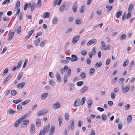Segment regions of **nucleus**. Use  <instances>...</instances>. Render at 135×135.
<instances>
[{
  "label": "nucleus",
  "instance_id": "nucleus-1",
  "mask_svg": "<svg viewBox=\"0 0 135 135\" xmlns=\"http://www.w3.org/2000/svg\"><path fill=\"white\" fill-rule=\"evenodd\" d=\"M50 125L48 124L47 126L44 127L42 130L40 131L39 135H45L46 132H47L49 131L50 128Z\"/></svg>",
  "mask_w": 135,
  "mask_h": 135
},
{
  "label": "nucleus",
  "instance_id": "nucleus-2",
  "mask_svg": "<svg viewBox=\"0 0 135 135\" xmlns=\"http://www.w3.org/2000/svg\"><path fill=\"white\" fill-rule=\"evenodd\" d=\"M69 4L68 2H64L60 7L59 10L61 11H64L67 10L69 7Z\"/></svg>",
  "mask_w": 135,
  "mask_h": 135
},
{
  "label": "nucleus",
  "instance_id": "nucleus-3",
  "mask_svg": "<svg viewBox=\"0 0 135 135\" xmlns=\"http://www.w3.org/2000/svg\"><path fill=\"white\" fill-rule=\"evenodd\" d=\"M48 112V110L45 109H42L37 113V115L38 116H40L41 115H46Z\"/></svg>",
  "mask_w": 135,
  "mask_h": 135
},
{
  "label": "nucleus",
  "instance_id": "nucleus-4",
  "mask_svg": "<svg viewBox=\"0 0 135 135\" xmlns=\"http://www.w3.org/2000/svg\"><path fill=\"white\" fill-rule=\"evenodd\" d=\"M29 120L28 119H26L23 120L21 124V127L26 128L27 126L29 124Z\"/></svg>",
  "mask_w": 135,
  "mask_h": 135
},
{
  "label": "nucleus",
  "instance_id": "nucleus-5",
  "mask_svg": "<svg viewBox=\"0 0 135 135\" xmlns=\"http://www.w3.org/2000/svg\"><path fill=\"white\" fill-rule=\"evenodd\" d=\"M80 37V36L79 35L76 36L74 37L73 39L72 43L73 44H75L79 40Z\"/></svg>",
  "mask_w": 135,
  "mask_h": 135
},
{
  "label": "nucleus",
  "instance_id": "nucleus-6",
  "mask_svg": "<svg viewBox=\"0 0 135 135\" xmlns=\"http://www.w3.org/2000/svg\"><path fill=\"white\" fill-rule=\"evenodd\" d=\"M88 87L87 86H84L80 90V92L82 94L86 91L88 89Z\"/></svg>",
  "mask_w": 135,
  "mask_h": 135
},
{
  "label": "nucleus",
  "instance_id": "nucleus-7",
  "mask_svg": "<svg viewBox=\"0 0 135 135\" xmlns=\"http://www.w3.org/2000/svg\"><path fill=\"white\" fill-rule=\"evenodd\" d=\"M61 106V105L58 102H57L54 104L53 106V107L54 109H57L59 108Z\"/></svg>",
  "mask_w": 135,
  "mask_h": 135
},
{
  "label": "nucleus",
  "instance_id": "nucleus-8",
  "mask_svg": "<svg viewBox=\"0 0 135 135\" xmlns=\"http://www.w3.org/2000/svg\"><path fill=\"white\" fill-rule=\"evenodd\" d=\"M74 127V121L73 119H71L70 121V128L72 130Z\"/></svg>",
  "mask_w": 135,
  "mask_h": 135
},
{
  "label": "nucleus",
  "instance_id": "nucleus-9",
  "mask_svg": "<svg viewBox=\"0 0 135 135\" xmlns=\"http://www.w3.org/2000/svg\"><path fill=\"white\" fill-rule=\"evenodd\" d=\"M71 61L73 62L74 61H76L78 60V57L76 55H72L71 56Z\"/></svg>",
  "mask_w": 135,
  "mask_h": 135
},
{
  "label": "nucleus",
  "instance_id": "nucleus-10",
  "mask_svg": "<svg viewBox=\"0 0 135 135\" xmlns=\"http://www.w3.org/2000/svg\"><path fill=\"white\" fill-rule=\"evenodd\" d=\"M22 121V120L20 119V118H19L18 120L15 122L14 124V126L16 127H17Z\"/></svg>",
  "mask_w": 135,
  "mask_h": 135
},
{
  "label": "nucleus",
  "instance_id": "nucleus-11",
  "mask_svg": "<svg viewBox=\"0 0 135 135\" xmlns=\"http://www.w3.org/2000/svg\"><path fill=\"white\" fill-rule=\"evenodd\" d=\"M93 103L92 100L91 99H89L87 101V104H88V108L89 109L90 108L91 105Z\"/></svg>",
  "mask_w": 135,
  "mask_h": 135
},
{
  "label": "nucleus",
  "instance_id": "nucleus-12",
  "mask_svg": "<svg viewBox=\"0 0 135 135\" xmlns=\"http://www.w3.org/2000/svg\"><path fill=\"white\" fill-rule=\"evenodd\" d=\"M30 112H29L23 115L22 117L20 118V119L22 121L23 119H25L26 117L30 114Z\"/></svg>",
  "mask_w": 135,
  "mask_h": 135
},
{
  "label": "nucleus",
  "instance_id": "nucleus-13",
  "mask_svg": "<svg viewBox=\"0 0 135 135\" xmlns=\"http://www.w3.org/2000/svg\"><path fill=\"white\" fill-rule=\"evenodd\" d=\"M12 78V76L11 75H9L3 81V83L4 84H5L7 81L9 80Z\"/></svg>",
  "mask_w": 135,
  "mask_h": 135
},
{
  "label": "nucleus",
  "instance_id": "nucleus-14",
  "mask_svg": "<svg viewBox=\"0 0 135 135\" xmlns=\"http://www.w3.org/2000/svg\"><path fill=\"white\" fill-rule=\"evenodd\" d=\"M30 132L32 134L34 133L35 131V128L34 125L33 124H31V129Z\"/></svg>",
  "mask_w": 135,
  "mask_h": 135
},
{
  "label": "nucleus",
  "instance_id": "nucleus-15",
  "mask_svg": "<svg viewBox=\"0 0 135 135\" xmlns=\"http://www.w3.org/2000/svg\"><path fill=\"white\" fill-rule=\"evenodd\" d=\"M55 128V127L52 126L51 127L50 131L49 132V135H52L54 133Z\"/></svg>",
  "mask_w": 135,
  "mask_h": 135
},
{
  "label": "nucleus",
  "instance_id": "nucleus-16",
  "mask_svg": "<svg viewBox=\"0 0 135 135\" xmlns=\"http://www.w3.org/2000/svg\"><path fill=\"white\" fill-rule=\"evenodd\" d=\"M77 3H74L72 9L74 12H76L77 11Z\"/></svg>",
  "mask_w": 135,
  "mask_h": 135
},
{
  "label": "nucleus",
  "instance_id": "nucleus-17",
  "mask_svg": "<svg viewBox=\"0 0 135 135\" xmlns=\"http://www.w3.org/2000/svg\"><path fill=\"white\" fill-rule=\"evenodd\" d=\"M25 85V83L22 82L19 84L17 85V87L18 88L21 89Z\"/></svg>",
  "mask_w": 135,
  "mask_h": 135
},
{
  "label": "nucleus",
  "instance_id": "nucleus-18",
  "mask_svg": "<svg viewBox=\"0 0 135 135\" xmlns=\"http://www.w3.org/2000/svg\"><path fill=\"white\" fill-rule=\"evenodd\" d=\"M48 95V93H45L41 95V98L43 100H44L46 99Z\"/></svg>",
  "mask_w": 135,
  "mask_h": 135
},
{
  "label": "nucleus",
  "instance_id": "nucleus-19",
  "mask_svg": "<svg viewBox=\"0 0 135 135\" xmlns=\"http://www.w3.org/2000/svg\"><path fill=\"white\" fill-rule=\"evenodd\" d=\"M110 49V47H109V45L107 46L105 45V46H104V47H101V49L103 50H109Z\"/></svg>",
  "mask_w": 135,
  "mask_h": 135
},
{
  "label": "nucleus",
  "instance_id": "nucleus-20",
  "mask_svg": "<svg viewBox=\"0 0 135 135\" xmlns=\"http://www.w3.org/2000/svg\"><path fill=\"white\" fill-rule=\"evenodd\" d=\"M79 100L76 99V100L74 102V105L75 107H78L79 105L80 104L79 103Z\"/></svg>",
  "mask_w": 135,
  "mask_h": 135
},
{
  "label": "nucleus",
  "instance_id": "nucleus-21",
  "mask_svg": "<svg viewBox=\"0 0 135 135\" xmlns=\"http://www.w3.org/2000/svg\"><path fill=\"white\" fill-rule=\"evenodd\" d=\"M56 78L58 82H60L61 81V79L59 74L58 73H57Z\"/></svg>",
  "mask_w": 135,
  "mask_h": 135
},
{
  "label": "nucleus",
  "instance_id": "nucleus-22",
  "mask_svg": "<svg viewBox=\"0 0 135 135\" xmlns=\"http://www.w3.org/2000/svg\"><path fill=\"white\" fill-rule=\"evenodd\" d=\"M14 32H12L10 34L9 37L8 39V41H10L12 38L14 36Z\"/></svg>",
  "mask_w": 135,
  "mask_h": 135
},
{
  "label": "nucleus",
  "instance_id": "nucleus-23",
  "mask_svg": "<svg viewBox=\"0 0 135 135\" xmlns=\"http://www.w3.org/2000/svg\"><path fill=\"white\" fill-rule=\"evenodd\" d=\"M122 14V12L121 11H119L117 12L115 14L116 17H119L121 16Z\"/></svg>",
  "mask_w": 135,
  "mask_h": 135
},
{
  "label": "nucleus",
  "instance_id": "nucleus-24",
  "mask_svg": "<svg viewBox=\"0 0 135 135\" xmlns=\"http://www.w3.org/2000/svg\"><path fill=\"white\" fill-rule=\"evenodd\" d=\"M57 18L56 17H54L52 19V22L53 24H56L57 21Z\"/></svg>",
  "mask_w": 135,
  "mask_h": 135
},
{
  "label": "nucleus",
  "instance_id": "nucleus-25",
  "mask_svg": "<svg viewBox=\"0 0 135 135\" xmlns=\"http://www.w3.org/2000/svg\"><path fill=\"white\" fill-rule=\"evenodd\" d=\"M46 41V40H43L40 42V44L39 45V46L41 47H43L44 46L45 43Z\"/></svg>",
  "mask_w": 135,
  "mask_h": 135
},
{
  "label": "nucleus",
  "instance_id": "nucleus-26",
  "mask_svg": "<svg viewBox=\"0 0 135 135\" xmlns=\"http://www.w3.org/2000/svg\"><path fill=\"white\" fill-rule=\"evenodd\" d=\"M129 90V86L126 87L125 88L123 89V91L124 93H126Z\"/></svg>",
  "mask_w": 135,
  "mask_h": 135
},
{
  "label": "nucleus",
  "instance_id": "nucleus-27",
  "mask_svg": "<svg viewBox=\"0 0 135 135\" xmlns=\"http://www.w3.org/2000/svg\"><path fill=\"white\" fill-rule=\"evenodd\" d=\"M41 2L40 0H38L37 3L36 4V6L38 7H40L41 5Z\"/></svg>",
  "mask_w": 135,
  "mask_h": 135
},
{
  "label": "nucleus",
  "instance_id": "nucleus-28",
  "mask_svg": "<svg viewBox=\"0 0 135 135\" xmlns=\"http://www.w3.org/2000/svg\"><path fill=\"white\" fill-rule=\"evenodd\" d=\"M22 100L21 99L15 100L13 101V103L14 104H17L22 102Z\"/></svg>",
  "mask_w": 135,
  "mask_h": 135
},
{
  "label": "nucleus",
  "instance_id": "nucleus-29",
  "mask_svg": "<svg viewBox=\"0 0 135 135\" xmlns=\"http://www.w3.org/2000/svg\"><path fill=\"white\" fill-rule=\"evenodd\" d=\"M102 65V63L101 62H100L99 63L97 62L95 64V67L96 68H97L101 66Z\"/></svg>",
  "mask_w": 135,
  "mask_h": 135
},
{
  "label": "nucleus",
  "instance_id": "nucleus-30",
  "mask_svg": "<svg viewBox=\"0 0 135 135\" xmlns=\"http://www.w3.org/2000/svg\"><path fill=\"white\" fill-rule=\"evenodd\" d=\"M43 17H50V13L49 12H46L43 14Z\"/></svg>",
  "mask_w": 135,
  "mask_h": 135
},
{
  "label": "nucleus",
  "instance_id": "nucleus-31",
  "mask_svg": "<svg viewBox=\"0 0 135 135\" xmlns=\"http://www.w3.org/2000/svg\"><path fill=\"white\" fill-rule=\"evenodd\" d=\"M132 119V117L131 115H129L127 117V122L129 123Z\"/></svg>",
  "mask_w": 135,
  "mask_h": 135
},
{
  "label": "nucleus",
  "instance_id": "nucleus-32",
  "mask_svg": "<svg viewBox=\"0 0 135 135\" xmlns=\"http://www.w3.org/2000/svg\"><path fill=\"white\" fill-rule=\"evenodd\" d=\"M133 7V4H131L129 6L128 9V12H129L131 11Z\"/></svg>",
  "mask_w": 135,
  "mask_h": 135
},
{
  "label": "nucleus",
  "instance_id": "nucleus-33",
  "mask_svg": "<svg viewBox=\"0 0 135 135\" xmlns=\"http://www.w3.org/2000/svg\"><path fill=\"white\" fill-rule=\"evenodd\" d=\"M36 126L39 127L41 125V121L40 119H37L36 121Z\"/></svg>",
  "mask_w": 135,
  "mask_h": 135
},
{
  "label": "nucleus",
  "instance_id": "nucleus-34",
  "mask_svg": "<svg viewBox=\"0 0 135 135\" xmlns=\"http://www.w3.org/2000/svg\"><path fill=\"white\" fill-rule=\"evenodd\" d=\"M15 112V111L11 109H9L7 111V113L9 114H12Z\"/></svg>",
  "mask_w": 135,
  "mask_h": 135
},
{
  "label": "nucleus",
  "instance_id": "nucleus-35",
  "mask_svg": "<svg viewBox=\"0 0 135 135\" xmlns=\"http://www.w3.org/2000/svg\"><path fill=\"white\" fill-rule=\"evenodd\" d=\"M30 102L29 100H26L21 103V104L23 105H26Z\"/></svg>",
  "mask_w": 135,
  "mask_h": 135
},
{
  "label": "nucleus",
  "instance_id": "nucleus-36",
  "mask_svg": "<svg viewBox=\"0 0 135 135\" xmlns=\"http://www.w3.org/2000/svg\"><path fill=\"white\" fill-rule=\"evenodd\" d=\"M84 83V82L82 81H79L76 83V85L79 86H81Z\"/></svg>",
  "mask_w": 135,
  "mask_h": 135
},
{
  "label": "nucleus",
  "instance_id": "nucleus-37",
  "mask_svg": "<svg viewBox=\"0 0 135 135\" xmlns=\"http://www.w3.org/2000/svg\"><path fill=\"white\" fill-rule=\"evenodd\" d=\"M71 74V70L69 68L68 70V71L66 75H66L67 76H70Z\"/></svg>",
  "mask_w": 135,
  "mask_h": 135
},
{
  "label": "nucleus",
  "instance_id": "nucleus-38",
  "mask_svg": "<svg viewBox=\"0 0 135 135\" xmlns=\"http://www.w3.org/2000/svg\"><path fill=\"white\" fill-rule=\"evenodd\" d=\"M20 1H17L15 7L17 9L18 8L20 7Z\"/></svg>",
  "mask_w": 135,
  "mask_h": 135
},
{
  "label": "nucleus",
  "instance_id": "nucleus-39",
  "mask_svg": "<svg viewBox=\"0 0 135 135\" xmlns=\"http://www.w3.org/2000/svg\"><path fill=\"white\" fill-rule=\"evenodd\" d=\"M40 38H38L36 41H35V45L36 46H37L38 44L40 43Z\"/></svg>",
  "mask_w": 135,
  "mask_h": 135
},
{
  "label": "nucleus",
  "instance_id": "nucleus-40",
  "mask_svg": "<svg viewBox=\"0 0 135 135\" xmlns=\"http://www.w3.org/2000/svg\"><path fill=\"white\" fill-rule=\"evenodd\" d=\"M80 77L81 79H84L85 78L86 76L84 73L83 72L80 74Z\"/></svg>",
  "mask_w": 135,
  "mask_h": 135
},
{
  "label": "nucleus",
  "instance_id": "nucleus-41",
  "mask_svg": "<svg viewBox=\"0 0 135 135\" xmlns=\"http://www.w3.org/2000/svg\"><path fill=\"white\" fill-rule=\"evenodd\" d=\"M49 83L51 86H54L55 85V82L54 80L52 79H51L50 80L49 82Z\"/></svg>",
  "mask_w": 135,
  "mask_h": 135
},
{
  "label": "nucleus",
  "instance_id": "nucleus-42",
  "mask_svg": "<svg viewBox=\"0 0 135 135\" xmlns=\"http://www.w3.org/2000/svg\"><path fill=\"white\" fill-rule=\"evenodd\" d=\"M107 118V116L106 115L104 114H103L102 115V120L104 121Z\"/></svg>",
  "mask_w": 135,
  "mask_h": 135
},
{
  "label": "nucleus",
  "instance_id": "nucleus-43",
  "mask_svg": "<svg viewBox=\"0 0 135 135\" xmlns=\"http://www.w3.org/2000/svg\"><path fill=\"white\" fill-rule=\"evenodd\" d=\"M115 93L113 92H112L110 94V97L112 99H114L115 98Z\"/></svg>",
  "mask_w": 135,
  "mask_h": 135
},
{
  "label": "nucleus",
  "instance_id": "nucleus-44",
  "mask_svg": "<svg viewBox=\"0 0 135 135\" xmlns=\"http://www.w3.org/2000/svg\"><path fill=\"white\" fill-rule=\"evenodd\" d=\"M82 102H80V105H82L84 103H85V98L84 97L82 98L81 100Z\"/></svg>",
  "mask_w": 135,
  "mask_h": 135
},
{
  "label": "nucleus",
  "instance_id": "nucleus-45",
  "mask_svg": "<svg viewBox=\"0 0 135 135\" xmlns=\"http://www.w3.org/2000/svg\"><path fill=\"white\" fill-rule=\"evenodd\" d=\"M126 36L125 34H122L120 37V40H123L126 38Z\"/></svg>",
  "mask_w": 135,
  "mask_h": 135
},
{
  "label": "nucleus",
  "instance_id": "nucleus-46",
  "mask_svg": "<svg viewBox=\"0 0 135 135\" xmlns=\"http://www.w3.org/2000/svg\"><path fill=\"white\" fill-rule=\"evenodd\" d=\"M95 70L94 68H91L89 70L90 74V75L93 74L94 73Z\"/></svg>",
  "mask_w": 135,
  "mask_h": 135
},
{
  "label": "nucleus",
  "instance_id": "nucleus-47",
  "mask_svg": "<svg viewBox=\"0 0 135 135\" xmlns=\"http://www.w3.org/2000/svg\"><path fill=\"white\" fill-rule=\"evenodd\" d=\"M8 71V70L7 69H6L3 72L2 74V76L5 75L7 74Z\"/></svg>",
  "mask_w": 135,
  "mask_h": 135
},
{
  "label": "nucleus",
  "instance_id": "nucleus-48",
  "mask_svg": "<svg viewBox=\"0 0 135 135\" xmlns=\"http://www.w3.org/2000/svg\"><path fill=\"white\" fill-rule=\"evenodd\" d=\"M82 23V21L81 20H77L75 22V23L77 25L80 24Z\"/></svg>",
  "mask_w": 135,
  "mask_h": 135
},
{
  "label": "nucleus",
  "instance_id": "nucleus-49",
  "mask_svg": "<svg viewBox=\"0 0 135 135\" xmlns=\"http://www.w3.org/2000/svg\"><path fill=\"white\" fill-rule=\"evenodd\" d=\"M117 77H115L113 78L112 81V84H115L116 81H117Z\"/></svg>",
  "mask_w": 135,
  "mask_h": 135
},
{
  "label": "nucleus",
  "instance_id": "nucleus-50",
  "mask_svg": "<svg viewBox=\"0 0 135 135\" xmlns=\"http://www.w3.org/2000/svg\"><path fill=\"white\" fill-rule=\"evenodd\" d=\"M69 115L67 113H66L65 114V120L67 121L69 119Z\"/></svg>",
  "mask_w": 135,
  "mask_h": 135
},
{
  "label": "nucleus",
  "instance_id": "nucleus-51",
  "mask_svg": "<svg viewBox=\"0 0 135 135\" xmlns=\"http://www.w3.org/2000/svg\"><path fill=\"white\" fill-rule=\"evenodd\" d=\"M11 94L12 96H15L17 94V92L15 90H12L11 92Z\"/></svg>",
  "mask_w": 135,
  "mask_h": 135
},
{
  "label": "nucleus",
  "instance_id": "nucleus-52",
  "mask_svg": "<svg viewBox=\"0 0 135 135\" xmlns=\"http://www.w3.org/2000/svg\"><path fill=\"white\" fill-rule=\"evenodd\" d=\"M124 80V79L123 78H121L118 81L119 84H121L122 83Z\"/></svg>",
  "mask_w": 135,
  "mask_h": 135
},
{
  "label": "nucleus",
  "instance_id": "nucleus-53",
  "mask_svg": "<svg viewBox=\"0 0 135 135\" xmlns=\"http://www.w3.org/2000/svg\"><path fill=\"white\" fill-rule=\"evenodd\" d=\"M85 7L84 6H83L81 7L79 11L80 13H82L84 12V10L85 9Z\"/></svg>",
  "mask_w": 135,
  "mask_h": 135
},
{
  "label": "nucleus",
  "instance_id": "nucleus-54",
  "mask_svg": "<svg viewBox=\"0 0 135 135\" xmlns=\"http://www.w3.org/2000/svg\"><path fill=\"white\" fill-rule=\"evenodd\" d=\"M90 42H91V44H95L97 42V40L95 39H93L90 40Z\"/></svg>",
  "mask_w": 135,
  "mask_h": 135
},
{
  "label": "nucleus",
  "instance_id": "nucleus-55",
  "mask_svg": "<svg viewBox=\"0 0 135 135\" xmlns=\"http://www.w3.org/2000/svg\"><path fill=\"white\" fill-rule=\"evenodd\" d=\"M58 121L59 122V126H60L62 121V119L60 117L59 118Z\"/></svg>",
  "mask_w": 135,
  "mask_h": 135
},
{
  "label": "nucleus",
  "instance_id": "nucleus-56",
  "mask_svg": "<svg viewBox=\"0 0 135 135\" xmlns=\"http://www.w3.org/2000/svg\"><path fill=\"white\" fill-rule=\"evenodd\" d=\"M123 126V124L122 123H119L118 125V127L119 130H121Z\"/></svg>",
  "mask_w": 135,
  "mask_h": 135
},
{
  "label": "nucleus",
  "instance_id": "nucleus-57",
  "mask_svg": "<svg viewBox=\"0 0 135 135\" xmlns=\"http://www.w3.org/2000/svg\"><path fill=\"white\" fill-rule=\"evenodd\" d=\"M10 2V0H6L3 2L2 4L3 5L6 4H8Z\"/></svg>",
  "mask_w": 135,
  "mask_h": 135
},
{
  "label": "nucleus",
  "instance_id": "nucleus-58",
  "mask_svg": "<svg viewBox=\"0 0 135 135\" xmlns=\"http://www.w3.org/2000/svg\"><path fill=\"white\" fill-rule=\"evenodd\" d=\"M23 75V73L21 72L20 73H19L17 77V79L18 80H19L21 78V77Z\"/></svg>",
  "mask_w": 135,
  "mask_h": 135
},
{
  "label": "nucleus",
  "instance_id": "nucleus-59",
  "mask_svg": "<svg viewBox=\"0 0 135 135\" xmlns=\"http://www.w3.org/2000/svg\"><path fill=\"white\" fill-rule=\"evenodd\" d=\"M81 53L83 55L85 56L87 53V51L85 50H83L81 51Z\"/></svg>",
  "mask_w": 135,
  "mask_h": 135
},
{
  "label": "nucleus",
  "instance_id": "nucleus-60",
  "mask_svg": "<svg viewBox=\"0 0 135 135\" xmlns=\"http://www.w3.org/2000/svg\"><path fill=\"white\" fill-rule=\"evenodd\" d=\"M22 63V61L21 60L18 62V65L17 66V68H19L21 66Z\"/></svg>",
  "mask_w": 135,
  "mask_h": 135
},
{
  "label": "nucleus",
  "instance_id": "nucleus-61",
  "mask_svg": "<svg viewBox=\"0 0 135 135\" xmlns=\"http://www.w3.org/2000/svg\"><path fill=\"white\" fill-rule=\"evenodd\" d=\"M67 76L65 75L64 77V82L65 83H66L67 81Z\"/></svg>",
  "mask_w": 135,
  "mask_h": 135
},
{
  "label": "nucleus",
  "instance_id": "nucleus-62",
  "mask_svg": "<svg viewBox=\"0 0 135 135\" xmlns=\"http://www.w3.org/2000/svg\"><path fill=\"white\" fill-rule=\"evenodd\" d=\"M27 63V59H26L23 65L22 68H25L26 66Z\"/></svg>",
  "mask_w": 135,
  "mask_h": 135
},
{
  "label": "nucleus",
  "instance_id": "nucleus-63",
  "mask_svg": "<svg viewBox=\"0 0 135 135\" xmlns=\"http://www.w3.org/2000/svg\"><path fill=\"white\" fill-rule=\"evenodd\" d=\"M21 31V28L20 26L18 27L17 30V32L18 34H20Z\"/></svg>",
  "mask_w": 135,
  "mask_h": 135
},
{
  "label": "nucleus",
  "instance_id": "nucleus-64",
  "mask_svg": "<svg viewBox=\"0 0 135 135\" xmlns=\"http://www.w3.org/2000/svg\"><path fill=\"white\" fill-rule=\"evenodd\" d=\"M35 4L33 3L32 4L31 7V12H32L33 11L34 9L35 8Z\"/></svg>",
  "mask_w": 135,
  "mask_h": 135
}]
</instances>
